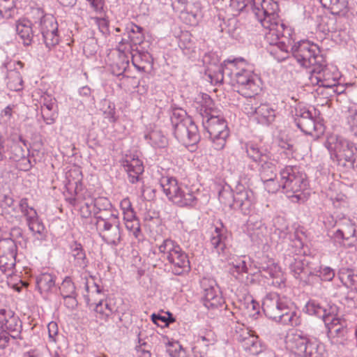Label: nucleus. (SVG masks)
I'll return each mask as SVG.
<instances>
[{
    "mask_svg": "<svg viewBox=\"0 0 357 357\" xmlns=\"http://www.w3.org/2000/svg\"><path fill=\"white\" fill-rule=\"evenodd\" d=\"M292 56L302 67L312 68V83L325 88L338 87V73L336 72L331 74L317 45L309 40H300L292 47Z\"/></svg>",
    "mask_w": 357,
    "mask_h": 357,
    "instance_id": "1",
    "label": "nucleus"
},
{
    "mask_svg": "<svg viewBox=\"0 0 357 357\" xmlns=\"http://www.w3.org/2000/svg\"><path fill=\"white\" fill-rule=\"evenodd\" d=\"M243 58L227 59L221 66L224 78H229L237 91L246 98H252L261 91L260 79L252 70L245 69Z\"/></svg>",
    "mask_w": 357,
    "mask_h": 357,
    "instance_id": "2",
    "label": "nucleus"
},
{
    "mask_svg": "<svg viewBox=\"0 0 357 357\" xmlns=\"http://www.w3.org/2000/svg\"><path fill=\"white\" fill-rule=\"evenodd\" d=\"M262 310L266 317L276 322L291 326L301 324L300 313L294 308L291 300L276 292L268 293L264 296Z\"/></svg>",
    "mask_w": 357,
    "mask_h": 357,
    "instance_id": "3",
    "label": "nucleus"
},
{
    "mask_svg": "<svg viewBox=\"0 0 357 357\" xmlns=\"http://www.w3.org/2000/svg\"><path fill=\"white\" fill-rule=\"evenodd\" d=\"M200 114L202 116V124L207 131L208 139L215 150H222L226 144L229 135L227 121L224 118L211 114L213 100L204 93L202 96Z\"/></svg>",
    "mask_w": 357,
    "mask_h": 357,
    "instance_id": "4",
    "label": "nucleus"
},
{
    "mask_svg": "<svg viewBox=\"0 0 357 357\" xmlns=\"http://www.w3.org/2000/svg\"><path fill=\"white\" fill-rule=\"evenodd\" d=\"M160 185L168 199L180 207H195L198 203L197 194L191 188L172 176H162Z\"/></svg>",
    "mask_w": 357,
    "mask_h": 357,
    "instance_id": "5",
    "label": "nucleus"
},
{
    "mask_svg": "<svg viewBox=\"0 0 357 357\" xmlns=\"http://www.w3.org/2000/svg\"><path fill=\"white\" fill-rule=\"evenodd\" d=\"M281 185L288 197L298 202L303 199V190L308 185L306 174L297 166H286L280 172Z\"/></svg>",
    "mask_w": 357,
    "mask_h": 357,
    "instance_id": "6",
    "label": "nucleus"
},
{
    "mask_svg": "<svg viewBox=\"0 0 357 357\" xmlns=\"http://www.w3.org/2000/svg\"><path fill=\"white\" fill-rule=\"evenodd\" d=\"M158 250L161 258L170 264L174 275H180L190 271L188 256L176 242L171 238H165L158 245Z\"/></svg>",
    "mask_w": 357,
    "mask_h": 357,
    "instance_id": "7",
    "label": "nucleus"
},
{
    "mask_svg": "<svg viewBox=\"0 0 357 357\" xmlns=\"http://www.w3.org/2000/svg\"><path fill=\"white\" fill-rule=\"evenodd\" d=\"M325 146L331 158L342 166L354 167L357 155L354 143L341 136L331 135L327 137Z\"/></svg>",
    "mask_w": 357,
    "mask_h": 357,
    "instance_id": "8",
    "label": "nucleus"
},
{
    "mask_svg": "<svg viewBox=\"0 0 357 357\" xmlns=\"http://www.w3.org/2000/svg\"><path fill=\"white\" fill-rule=\"evenodd\" d=\"M285 343L287 349L298 356L319 357L318 342L310 340L301 331L289 332L286 336Z\"/></svg>",
    "mask_w": 357,
    "mask_h": 357,
    "instance_id": "9",
    "label": "nucleus"
},
{
    "mask_svg": "<svg viewBox=\"0 0 357 357\" xmlns=\"http://www.w3.org/2000/svg\"><path fill=\"white\" fill-rule=\"evenodd\" d=\"M284 262L296 279L305 284H314L313 273L316 271H314L311 263L305 257L287 255L284 256Z\"/></svg>",
    "mask_w": 357,
    "mask_h": 357,
    "instance_id": "10",
    "label": "nucleus"
},
{
    "mask_svg": "<svg viewBox=\"0 0 357 357\" xmlns=\"http://www.w3.org/2000/svg\"><path fill=\"white\" fill-rule=\"evenodd\" d=\"M294 122L296 126L305 134L318 135L323 132V125L318 122L312 112L305 107L295 109Z\"/></svg>",
    "mask_w": 357,
    "mask_h": 357,
    "instance_id": "11",
    "label": "nucleus"
},
{
    "mask_svg": "<svg viewBox=\"0 0 357 357\" xmlns=\"http://www.w3.org/2000/svg\"><path fill=\"white\" fill-rule=\"evenodd\" d=\"M266 20L268 22V26H266L264 24V21L258 20L261 26L268 29V31L265 33V40L269 45V46H273L277 44H280L282 41V36H289V37H292V29L286 26L284 23L280 22L279 20L278 13H276L274 19L266 17Z\"/></svg>",
    "mask_w": 357,
    "mask_h": 357,
    "instance_id": "12",
    "label": "nucleus"
},
{
    "mask_svg": "<svg viewBox=\"0 0 357 357\" xmlns=\"http://www.w3.org/2000/svg\"><path fill=\"white\" fill-rule=\"evenodd\" d=\"M17 246L15 241L10 238L0 240V270L8 275H12L16 265Z\"/></svg>",
    "mask_w": 357,
    "mask_h": 357,
    "instance_id": "13",
    "label": "nucleus"
},
{
    "mask_svg": "<svg viewBox=\"0 0 357 357\" xmlns=\"http://www.w3.org/2000/svg\"><path fill=\"white\" fill-rule=\"evenodd\" d=\"M176 139L186 147L195 148L200 141V135L197 126L192 119H187L174 130Z\"/></svg>",
    "mask_w": 357,
    "mask_h": 357,
    "instance_id": "14",
    "label": "nucleus"
},
{
    "mask_svg": "<svg viewBox=\"0 0 357 357\" xmlns=\"http://www.w3.org/2000/svg\"><path fill=\"white\" fill-rule=\"evenodd\" d=\"M201 286L204 291V305L208 310L222 307L225 301L216 281L213 278H204L201 280Z\"/></svg>",
    "mask_w": 357,
    "mask_h": 357,
    "instance_id": "15",
    "label": "nucleus"
},
{
    "mask_svg": "<svg viewBox=\"0 0 357 357\" xmlns=\"http://www.w3.org/2000/svg\"><path fill=\"white\" fill-rule=\"evenodd\" d=\"M66 190L72 194L74 192V197L70 198V202L73 204H75L76 202L84 201L83 206L80 207V215L82 218H87L93 214V207L90 204V193L86 190L82 188V184L79 181L69 183L66 185Z\"/></svg>",
    "mask_w": 357,
    "mask_h": 357,
    "instance_id": "16",
    "label": "nucleus"
},
{
    "mask_svg": "<svg viewBox=\"0 0 357 357\" xmlns=\"http://www.w3.org/2000/svg\"><path fill=\"white\" fill-rule=\"evenodd\" d=\"M249 2L257 20L264 21L266 26H268L266 17L273 20L279 11L278 0H249Z\"/></svg>",
    "mask_w": 357,
    "mask_h": 357,
    "instance_id": "17",
    "label": "nucleus"
},
{
    "mask_svg": "<svg viewBox=\"0 0 357 357\" xmlns=\"http://www.w3.org/2000/svg\"><path fill=\"white\" fill-rule=\"evenodd\" d=\"M254 202L253 192L238 183L234 189V208L239 209L244 215H249L254 209Z\"/></svg>",
    "mask_w": 357,
    "mask_h": 357,
    "instance_id": "18",
    "label": "nucleus"
},
{
    "mask_svg": "<svg viewBox=\"0 0 357 357\" xmlns=\"http://www.w3.org/2000/svg\"><path fill=\"white\" fill-rule=\"evenodd\" d=\"M96 230L102 238L107 244L117 246L121 241V228L119 219L112 222H104L100 223Z\"/></svg>",
    "mask_w": 357,
    "mask_h": 357,
    "instance_id": "19",
    "label": "nucleus"
},
{
    "mask_svg": "<svg viewBox=\"0 0 357 357\" xmlns=\"http://www.w3.org/2000/svg\"><path fill=\"white\" fill-rule=\"evenodd\" d=\"M0 328L7 331L13 339H22V321L12 310L0 309Z\"/></svg>",
    "mask_w": 357,
    "mask_h": 357,
    "instance_id": "20",
    "label": "nucleus"
},
{
    "mask_svg": "<svg viewBox=\"0 0 357 357\" xmlns=\"http://www.w3.org/2000/svg\"><path fill=\"white\" fill-rule=\"evenodd\" d=\"M245 112L248 115H255L259 123L268 126L275 119V111L268 104H261L258 107H252L247 104L244 107Z\"/></svg>",
    "mask_w": 357,
    "mask_h": 357,
    "instance_id": "21",
    "label": "nucleus"
},
{
    "mask_svg": "<svg viewBox=\"0 0 357 357\" xmlns=\"http://www.w3.org/2000/svg\"><path fill=\"white\" fill-rule=\"evenodd\" d=\"M229 233L222 222H220V227L216 226L214 231L211 233L210 237V244L213 253L218 255L225 253L228 242Z\"/></svg>",
    "mask_w": 357,
    "mask_h": 357,
    "instance_id": "22",
    "label": "nucleus"
},
{
    "mask_svg": "<svg viewBox=\"0 0 357 357\" xmlns=\"http://www.w3.org/2000/svg\"><path fill=\"white\" fill-rule=\"evenodd\" d=\"M125 31L124 35H127L128 39L122 38L120 44L123 45L129 42L132 49L134 46L139 47L146 45L149 47V43L144 41V29L142 27L130 22L127 24Z\"/></svg>",
    "mask_w": 357,
    "mask_h": 357,
    "instance_id": "23",
    "label": "nucleus"
},
{
    "mask_svg": "<svg viewBox=\"0 0 357 357\" xmlns=\"http://www.w3.org/2000/svg\"><path fill=\"white\" fill-rule=\"evenodd\" d=\"M146 45L142 47H137L135 53L132 55V62L134 66L140 72H146L152 68L153 59L152 55L148 51Z\"/></svg>",
    "mask_w": 357,
    "mask_h": 357,
    "instance_id": "24",
    "label": "nucleus"
},
{
    "mask_svg": "<svg viewBox=\"0 0 357 357\" xmlns=\"http://www.w3.org/2000/svg\"><path fill=\"white\" fill-rule=\"evenodd\" d=\"M300 41L293 45L294 39L289 36H282V41L280 44L266 47L268 52L272 55L278 61H282L289 57V48L292 53V47L296 45Z\"/></svg>",
    "mask_w": 357,
    "mask_h": 357,
    "instance_id": "25",
    "label": "nucleus"
},
{
    "mask_svg": "<svg viewBox=\"0 0 357 357\" xmlns=\"http://www.w3.org/2000/svg\"><path fill=\"white\" fill-rule=\"evenodd\" d=\"M122 165L128 175L129 181L135 183L139 181L140 174L144 172L142 162L134 155H126Z\"/></svg>",
    "mask_w": 357,
    "mask_h": 357,
    "instance_id": "26",
    "label": "nucleus"
},
{
    "mask_svg": "<svg viewBox=\"0 0 357 357\" xmlns=\"http://www.w3.org/2000/svg\"><path fill=\"white\" fill-rule=\"evenodd\" d=\"M16 31L24 46L31 45L34 38L38 37V34H36V31L33 29L31 23L29 20L19 22L16 25Z\"/></svg>",
    "mask_w": 357,
    "mask_h": 357,
    "instance_id": "27",
    "label": "nucleus"
},
{
    "mask_svg": "<svg viewBox=\"0 0 357 357\" xmlns=\"http://www.w3.org/2000/svg\"><path fill=\"white\" fill-rule=\"evenodd\" d=\"M245 151L247 156L253 162L260 163L264 159H270V153L266 149L260 146L259 144L248 142L245 144Z\"/></svg>",
    "mask_w": 357,
    "mask_h": 357,
    "instance_id": "28",
    "label": "nucleus"
},
{
    "mask_svg": "<svg viewBox=\"0 0 357 357\" xmlns=\"http://www.w3.org/2000/svg\"><path fill=\"white\" fill-rule=\"evenodd\" d=\"M70 255L74 259L75 266L82 269L85 268L88 265L89 261L82 245L74 241L70 245Z\"/></svg>",
    "mask_w": 357,
    "mask_h": 357,
    "instance_id": "29",
    "label": "nucleus"
},
{
    "mask_svg": "<svg viewBox=\"0 0 357 357\" xmlns=\"http://www.w3.org/2000/svg\"><path fill=\"white\" fill-rule=\"evenodd\" d=\"M172 6L176 12H185L196 17L199 12V3L193 2V0H171Z\"/></svg>",
    "mask_w": 357,
    "mask_h": 357,
    "instance_id": "30",
    "label": "nucleus"
},
{
    "mask_svg": "<svg viewBox=\"0 0 357 357\" xmlns=\"http://www.w3.org/2000/svg\"><path fill=\"white\" fill-rule=\"evenodd\" d=\"M56 277L48 273H43L36 277V286L40 294L51 292L55 287Z\"/></svg>",
    "mask_w": 357,
    "mask_h": 357,
    "instance_id": "31",
    "label": "nucleus"
},
{
    "mask_svg": "<svg viewBox=\"0 0 357 357\" xmlns=\"http://www.w3.org/2000/svg\"><path fill=\"white\" fill-rule=\"evenodd\" d=\"M253 266L258 269L259 272H264L265 277L275 278L278 273V266L275 264L274 261L267 257H263L260 261H254Z\"/></svg>",
    "mask_w": 357,
    "mask_h": 357,
    "instance_id": "32",
    "label": "nucleus"
},
{
    "mask_svg": "<svg viewBox=\"0 0 357 357\" xmlns=\"http://www.w3.org/2000/svg\"><path fill=\"white\" fill-rule=\"evenodd\" d=\"M29 229L36 240L45 241L47 236V230L39 215L26 223Z\"/></svg>",
    "mask_w": 357,
    "mask_h": 357,
    "instance_id": "33",
    "label": "nucleus"
},
{
    "mask_svg": "<svg viewBox=\"0 0 357 357\" xmlns=\"http://www.w3.org/2000/svg\"><path fill=\"white\" fill-rule=\"evenodd\" d=\"M242 339L243 347L252 355H257L263 350L258 336L250 335L249 332Z\"/></svg>",
    "mask_w": 357,
    "mask_h": 357,
    "instance_id": "34",
    "label": "nucleus"
},
{
    "mask_svg": "<svg viewBox=\"0 0 357 357\" xmlns=\"http://www.w3.org/2000/svg\"><path fill=\"white\" fill-rule=\"evenodd\" d=\"M145 139L153 148H164L167 144V139L160 130H153L145 134Z\"/></svg>",
    "mask_w": 357,
    "mask_h": 357,
    "instance_id": "35",
    "label": "nucleus"
},
{
    "mask_svg": "<svg viewBox=\"0 0 357 357\" xmlns=\"http://www.w3.org/2000/svg\"><path fill=\"white\" fill-rule=\"evenodd\" d=\"M215 24L218 25V29L220 32H225L232 38L236 37L238 29V21L236 18H229L225 21L218 17L215 20Z\"/></svg>",
    "mask_w": 357,
    "mask_h": 357,
    "instance_id": "36",
    "label": "nucleus"
},
{
    "mask_svg": "<svg viewBox=\"0 0 357 357\" xmlns=\"http://www.w3.org/2000/svg\"><path fill=\"white\" fill-rule=\"evenodd\" d=\"M90 204L93 207V215L102 212V211H108L114 209L110 201L105 197H89Z\"/></svg>",
    "mask_w": 357,
    "mask_h": 357,
    "instance_id": "37",
    "label": "nucleus"
},
{
    "mask_svg": "<svg viewBox=\"0 0 357 357\" xmlns=\"http://www.w3.org/2000/svg\"><path fill=\"white\" fill-rule=\"evenodd\" d=\"M259 173L262 181L271 180L276 178L277 169L273 161L270 159H264L261 162Z\"/></svg>",
    "mask_w": 357,
    "mask_h": 357,
    "instance_id": "38",
    "label": "nucleus"
},
{
    "mask_svg": "<svg viewBox=\"0 0 357 357\" xmlns=\"http://www.w3.org/2000/svg\"><path fill=\"white\" fill-rule=\"evenodd\" d=\"M18 207L26 223L38 216L37 211L29 204V199L26 197L20 199Z\"/></svg>",
    "mask_w": 357,
    "mask_h": 357,
    "instance_id": "39",
    "label": "nucleus"
},
{
    "mask_svg": "<svg viewBox=\"0 0 357 357\" xmlns=\"http://www.w3.org/2000/svg\"><path fill=\"white\" fill-rule=\"evenodd\" d=\"M39 32L43 35L49 31H57L58 24L52 15L43 16L38 23Z\"/></svg>",
    "mask_w": 357,
    "mask_h": 357,
    "instance_id": "40",
    "label": "nucleus"
},
{
    "mask_svg": "<svg viewBox=\"0 0 357 357\" xmlns=\"http://www.w3.org/2000/svg\"><path fill=\"white\" fill-rule=\"evenodd\" d=\"M304 311L310 315H314L322 319L327 314L328 310L317 301L310 300L306 303Z\"/></svg>",
    "mask_w": 357,
    "mask_h": 357,
    "instance_id": "41",
    "label": "nucleus"
},
{
    "mask_svg": "<svg viewBox=\"0 0 357 357\" xmlns=\"http://www.w3.org/2000/svg\"><path fill=\"white\" fill-rule=\"evenodd\" d=\"M346 123L349 130L357 137V105L352 104L346 112Z\"/></svg>",
    "mask_w": 357,
    "mask_h": 357,
    "instance_id": "42",
    "label": "nucleus"
},
{
    "mask_svg": "<svg viewBox=\"0 0 357 357\" xmlns=\"http://www.w3.org/2000/svg\"><path fill=\"white\" fill-rule=\"evenodd\" d=\"M314 284L319 280L331 281L335 277L334 270L328 266H320L319 268H313Z\"/></svg>",
    "mask_w": 357,
    "mask_h": 357,
    "instance_id": "43",
    "label": "nucleus"
},
{
    "mask_svg": "<svg viewBox=\"0 0 357 357\" xmlns=\"http://www.w3.org/2000/svg\"><path fill=\"white\" fill-rule=\"evenodd\" d=\"M218 199L225 206L234 208V190L231 189L229 185L223 186L219 190Z\"/></svg>",
    "mask_w": 357,
    "mask_h": 357,
    "instance_id": "44",
    "label": "nucleus"
},
{
    "mask_svg": "<svg viewBox=\"0 0 357 357\" xmlns=\"http://www.w3.org/2000/svg\"><path fill=\"white\" fill-rule=\"evenodd\" d=\"M7 86L14 91H19L22 89V79L20 73L17 70H10L7 75Z\"/></svg>",
    "mask_w": 357,
    "mask_h": 357,
    "instance_id": "45",
    "label": "nucleus"
},
{
    "mask_svg": "<svg viewBox=\"0 0 357 357\" xmlns=\"http://www.w3.org/2000/svg\"><path fill=\"white\" fill-rule=\"evenodd\" d=\"M187 119H191L187 116L185 110L179 107H172L170 112V121L173 127V130L177 128V126L183 123Z\"/></svg>",
    "mask_w": 357,
    "mask_h": 357,
    "instance_id": "46",
    "label": "nucleus"
},
{
    "mask_svg": "<svg viewBox=\"0 0 357 357\" xmlns=\"http://www.w3.org/2000/svg\"><path fill=\"white\" fill-rule=\"evenodd\" d=\"M95 219L94 225L96 228L99 227L100 223H103L104 222H112L119 218V215L115 213L114 209L108 210V211H102L100 213H97L96 215H93Z\"/></svg>",
    "mask_w": 357,
    "mask_h": 357,
    "instance_id": "47",
    "label": "nucleus"
},
{
    "mask_svg": "<svg viewBox=\"0 0 357 357\" xmlns=\"http://www.w3.org/2000/svg\"><path fill=\"white\" fill-rule=\"evenodd\" d=\"M216 341V336L212 331H204L199 333L195 343L208 347L213 345Z\"/></svg>",
    "mask_w": 357,
    "mask_h": 357,
    "instance_id": "48",
    "label": "nucleus"
},
{
    "mask_svg": "<svg viewBox=\"0 0 357 357\" xmlns=\"http://www.w3.org/2000/svg\"><path fill=\"white\" fill-rule=\"evenodd\" d=\"M15 0H0V17L6 19L12 17L15 12Z\"/></svg>",
    "mask_w": 357,
    "mask_h": 357,
    "instance_id": "49",
    "label": "nucleus"
},
{
    "mask_svg": "<svg viewBox=\"0 0 357 357\" xmlns=\"http://www.w3.org/2000/svg\"><path fill=\"white\" fill-rule=\"evenodd\" d=\"M321 3L324 8L330 10L332 13H339L347 7L344 0H321Z\"/></svg>",
    "mask_w": 357,
    "mask_h": 357,
    "instance_id": "50",
    "label": "nucleus"
},
{
    "mask_svg": "<svg viewBox=\"0 0 357 357\" xmlns=\"http://www.w3.org/2000/svg\"><path fill=\"white\" fill-rule=\"evenodd\" d=\"M59 290L62 297H68V296L77 294L75 286L69 277H66L63 280L61 287H59Z\"/></svg>",
    "mask_w": 357,
    "mask_h": 357,
    "instance_id": "51",
    "label": "nucleus"
},
{
    "mask_svg": "<svg viewBox=\"0 0 357 357\" xmlns=\"http://www.w3.org/2000/svg\"><path fill=\"white\" fill-rule=\"evenodd\" d=\"M251 3L248 0H230V8L237 14L251 11Z\"/></svg>",
    "mask_w": 357,
    "mask_h": 357,
    "instance_id": "52",
    "label": "nucleus"
},
{
    "mask_svg": "<svg viewBox=\"0 0 357 357\" xmlns=\"http://www.w3.org/2000/svg\"><path fill=\"white\" fill-rule=\"evenodd\" d=\"M129 66V61L125 56L119 58V61L116 62L112 68V73L116 76L121 75L124 73Z\"/></svg>",
    "mask_w": 357,
    "mask_h": 357,
    "instance_id": "53",
    "label": "nucleus"
},
{
    "mask_svg": "<svg viewBox=\"0 0 357 357\" xmlns=\"http://www.w3.org/2000/svg\"><path fill=\"white\" fill-rule=\"evenodd\" d=\"M43 40L49 49L56 45L59 42V36L57 31H49L42 35Z\"/></svg>",
    "mask_w": 357,
    "mask_h": 357,
    "instance_id": "54",
    "label": "nucleus"
},
{
    "mask_svg": "<svg viewBox=\"0 0 357 357\" xmlns=\"http://www.w3.org/2000/svg\"><path fill=\"white\" fill-rule=\"evenodd\" d=\"M95 311L102 316L108 317L112 314V309L107 302L104 303L103 298H99L96 305Z\"/></svg>",
    "mask_w": 357,
    "mask_h": 357,
    "instance_id": "55",
    "label": "nucleus"
},
{
    "mask_svg": "<svg viewBox=\"0 0 357 357\" xmlns=\"http://www.w3.org/2000/svg\"><path fill=\"white\" fill-rule=\"evenodd\" d=\"M322 320L328 328V333L331 334H333V328L340 324L339 319L335 317V316L332 314L329 311H328L327 314Z\"/></svg>",
    "mask_w": 357,
    "mask_h": 357,
    "instance_id": "56",
    "label": "nucleus"
},
{
    "mask_svg": "<svg viewBox=\"0 0 357 357\" xmlns=\"http://www.w3.org/2000/svg\"><path fill=\"white\" fill-rule=\"evenodd\" d=\"M355 233V229H352V232L349 233V235L346 234V231L342 229H337V231L333 233L331 238L334 242L342 245L344 240H348L350 237L353 236Z\"/></svg>",
    "mask_w": 357,
    "mask_h": 357,
    "instance_id": "57",
    "label": "nucleus"
},
{
    "mask_svg": "<svg viewBox=\"0 0 357 357\" xmlns=\"http://www.w3.org/2000/svg\"><path fill=\"white\" fill-rule=\"evenodd\" d=\"M167 314L168 317L165 316H162L159 314L153 313L151 315V320L154 324H157L158 326L160 325V321L163 323L165 326H168L169 323H173L175 321V319L172 317V314H170L169 312H168Z\"/></svg>",
    "mask_w": 357,
    "mask_h": 357,
    "instance_id": "58",
    "label": "nucleus"
},
{
    "mask_svg": "<svg viewBox=\"0 0 357 357\" xmlns=\"http://www.w3.org/2000/svg\"><path fill=\"white\" fill-rule=\"evenodd\" d=\"M41 115L43 121L47 125L54 123L58 116L56 111L41 109Z\"/></svg>",
    "mask_w": 357,
    "mask_h": 357,
    "instance_id": "59",
    "label": "nucleus"
},
{
    "mask_svg": "<svg viewBox=\"0 0 357 357\" xmlns=\"http://www.w3.org/2000/svg\"><path fill=\"white\" fill-rule=\"evenodd\" d=\"M139 345L136 346L137 356V357H151V354L150 351V346L146 342L141 343L139 340Z\"/></svg>",
    "mask_w": 357,
    "mask_h": 357,
    "instance_id": "60",
    "label": "nucleus"
},
{
    "mask_svg": "<svg viewBox=\"0 0 357 357\" xmlns=\"http://www.w3.org/2000/svg\"><path fill=\"white\" fill-rule=\"evenodd\" d=\"M263 181L268 192L275 193L282 188L281 181L278 183L275 181V178H272L271 180H264Z\"/></svg>",
    "mask_w": 357,
    "mask_h": 357,
    "instance_id": "61",
    "label": "nucleus"
},
{
    "mask_svg": "<svg viewBox=\"0 0 357 357\" xmlns=\"http://www.w3.org/2000/svg\"><path fill=\"white\" fill-rule=\"evenodd\" d=\"M107 105V109L104 110L105 118L107 119L109 122L114 123L116 121L115 106L110 102H108Z\"/></svg>",
    "mask_w": 357,
    "mask_h": 357,
    "instance_id": "62",
    "label": "nucleus"
},
{
    "mask_svg": "<svg viewBox=\"0 0 357 357\" xmlns=\"http://www.w3.org/2000/svg\"><path fill=\"white\" fill-rule=\"evenodd\" d=\"M56 101L54 98H52L50 96L43 98L41 109L56 111Z\"/></svg>",
    "mask_w": 357,
    "mask_h": 357,
    "instance_id": "63",
    "label": "nucleus"
},
{
    "mask_svg": "<svg viewBox=\"0 0 357 357\" xmlns=\"http://www.w3.org/2000/svg\"><path fill=\"white\" fill-rule=\"evenodd\" d=\"M346 304L351 308L357 307V294L351 289L345 297Z\"/></svg>",
    "mask_w": 357,
    "mask_h": 357,
    "instance_id": "64",
    "label": "nucleus"
}]
</instances>
